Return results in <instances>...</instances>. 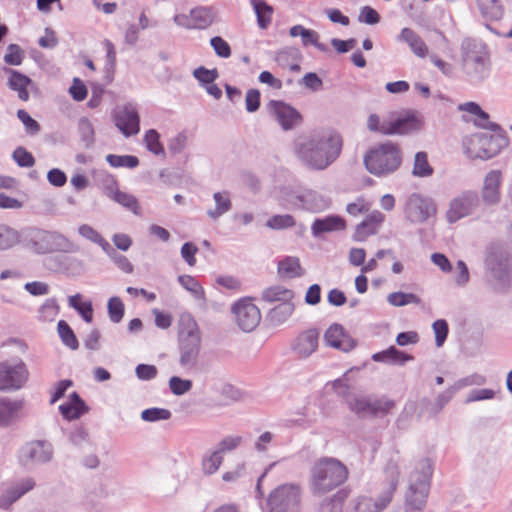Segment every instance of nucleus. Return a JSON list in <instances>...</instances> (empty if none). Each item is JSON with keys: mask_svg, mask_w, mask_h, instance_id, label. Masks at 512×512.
<instances>
[{"mask_svg": "<svg viewBox=\"0 0 512 512\" xmlns=\"http://www.w3.org/2000/svg\"><path fill=\"white\" fill-rule=\"evenodd\" d=\"M342 147L341 134L333 129H324L296 139L293 151L304 167L323 171L338 159Z\"/></svg>", "mask_w": 512, "mask_h": 512, "instance_id": "obj_1", "label": "nucleus"}, {"mask_svg": "<svg viewBox=\"0 0 512 512\" xmlns=\"http://www.w3.org/2000/svg\"><path fill=\"white\" fill-rule=\"evenodd\" d=\"M433 464L429 458L418 460L409 474L405 507L396 512H421L427 500Z\"/></svg>", "mask_w": 512, "mask_h": 512, "instance_id": "obj_2", "label": "nucleus"}, {"mask_svg": "<svg viewBox=\"0 0 512 512\" xmlns=\"http://www.w3.org/2000/svg\"><path fill=\"white\" fill-rule=\"evenodd\" d=\"M347 478L348 469L341 461L322 457L310 470V489L315 495H323L342 485Z\"/></svg>", "mask_w": 512, "mask_h": 512, "instance_id": "obj_3", "label": "nucleus"}, {"mask_svg": "<svg viewBox=\"0 0 512 512\" xmlns=\"http://www.w3.org/2000/svg\"><path fill=\"white\" fill-rule=\"evenodd\" d=\"M363 161L369 173L377 177H386L401 166L402 150L398 144L387 141L371 148Z\"/></svg>", "mask_w": 512, "mask_h": 512, "instance_id": "obj_4", "label": "nucleus"}, {"mask_svg": "<svg viewBox=\"0 0 512 512\" xmlns=\"http://www.w3.org/2000/svg\"><path fill=\"white\" fill-rule=\"evenodd\" d=\"M201 332L191 317L182 318L178 333L179 365L186 371L197 368L201 351Z\"/></svg>", "mask_w": 512, "mask_h": 512, "instance_id": "obj_5", "label": "nucleus"}, {"mask_svg": "<svg viewBox=\"0 0 512 512\" xmlns=\"http://www.w3.org/2000/svg\"><path fill=\"white\" fill-rule=\"evenodd\" d=\"M461 62L465 75L473 83H481L490 73L489 55L485 47L471 40L461 44Z\"/></svg>", "mask_w": 512, "mask_h": 512, "instance_id": "obj_6", "label": "nucleus"}, {"mask_svg": "<svg viewBox=\"0 0 512 512\" xmlns=\"http://www.w3.org/2000/svg\"><path fill=\"white\" fill-rule=\"evenodd\" d=\"M390 476L389 486L376 498L361 495L353 500L352 512H382L391 503L398 485L399 470L396 464L390 463L386 469Z\"/></svg>", "mask_w": 512, "mask_h": 512, "instance_id": "obj_7", "label": "nucleus"}, {"mask_svg": "<svg viewBox=\"0 0 512 512\" xmlns=\"http://www.w3.org/2000/svg\"><path fill=\"white\" fill-rule=\"evenodd\" d=\"M506 145L502 135H492L486 132L475 133L464 140L465 153L472 159H490L495 157Z\"/></svg>", "mask_w": 512, "mask_h": 512, "instance_id": "obj_8", "label": "nucleus"}, {"mask_svg": "<svg viewBox=\"0 0 512 512\" xmlns=\"http://www.w3.org/2000/svg\"><path fill=\"white\" fill-rule=\"evenodd\" d=\"M282 199L293 208L309 212H321L330 207L328 197L311 189H286L282 192Z\"/></svg>", "mask_w": 512, "mask_h": 512, "instance_id": "obj_9", "label": "nucleus"}, {"mask_svg": "<svg viewBox=\"0 0 512 512\" xmlns=\"http://www.w3.org/2000/svg\"><path fill=\"white\" fill-rule=\"evenodd\" d=\"M28 246L37 254H46L65 251L71 246V243L58 232L31 229L28 234Z\"/></svg>", "mask_w": 512, "mask_h": 512, "instance_id": "obj_10", "label": "nucleus"}, {"mask_svg": "<svg viewBox=\"0 0 512 512\" xmlns=\"http://www.w3.org/2000/svg\"><path fill=\"white\" fill-rule=\"evenodd\" d=\"M29 371L21 359L0 362V391H17L24 387Z\"/></svg>", "mask_w": 512, "mask_h": 512, "instance_id": "obj_11", "label": "nucleus"}, {"mask_svg": "<svg viewBox=\"0 0 512 512\" xmlns=\"http://www.w3.org/2000/svg\"><path fill=\"white\" fill-rule=\"evenodd\" d=\"M269 512H300V488L285 484L274 489L268 498Z\"/></svg>", "mask_w": 512, "mask_h": 512, "instance_id": "obj_12", "label": "nucleus"}, {"mask_svg": "<svg viewBox=\"0 0 512 512\" xmlns=\"http://www.w3.org/2000/svg\"><path fill=\"white\" fill-rule=\"evenodd\" d=\"M346 403L348 408L360 417L387 413L394 406V402L385 397L375 398L356 394H349Z\"/></svg>", "mask_w": 512, "mask_h": 512, "instance_id": "obj_13", "label": "nucleus"}, {"mask_svg": "<svg viewBox=\"0 0 512 512\" xmlns=\"http://www.w3.org/2000/svg\"><path fill=\"white\" fill-rule=\"evenodd\" d=\"M54 456L53 445L45 440H34L24 444L18 452L21 465L27 467L34 464L49 463Z\"/></svg>", "mask_w": 512, "mask_h": 512, "instance_id": "obj_14", "label": "nucleus"}, {"mask_svg": "<svg viewBox=\"0 0 512 512\" xmlns=\"http://www.w3.org/2000/svg\"><path fill=\"white\" fill-rule=\"evenodd\" d=\"M480 203L479 195L476 191L466 190L454 197L446 212V219L449 223H456L462 218L468 217L474 213Z\"/></svg>", "mask_w": 512, "mask_h": 512, "instance_id": "obj_15", "label": "nucleus"}, {"mask_svg": "<svg viewBox=\"0 0 512 512\" xmlns=\"http://www.w3.org/2000/svg\"><path fill=\"white\" fill-rule=\"evenodd\" d=\"M486 267L501 288L509 285L512 279V258L509 253L505 251L490 252L486 258Z\"/></svg>", "mask_w": 512, "mask_h": 512, "instance_id": "obj_16", "label": "nucleus"}, {"mask_svg": "<svg viewBox=\"0 0 512 512\" xmlns=\"http://www.w3.org/2000/svg\"><path fill=\"white\" fill-rule=\"evenodd\" d=\"M232 313L238 327L244 332L253 331L261 321L260 310L250 298L237 301L232 306Z\"/></svg>", "mask_w": 512, "mask_h": 512, "instance_id": "obj_17", "label": "nucleus"}, {"mask_svg": "<svg viewBox=\"0 0 512 512\" xmlns=\"http://www.w3.org/2000/svg\"><path fill=\"white\" fill-rule=\"evenodd\" d=\"M267 108L274 120L284 131L294 129L296 126L300 125L302 121L301 114L294 107L285 102L271 100L267 104Z\"/></svg>", "mask_w": 512, "mask_h": 512, "instance_id": "obj_18", "label": "nucleus"}, {"mask_svg": "<svg viewBox=\"0 0 512 512\" xmlns=\"http://www.w3.org/2000/svg\"><path fill=\"white\" fill-rule=\"evenodd\" d=\"M436 212V207L432 200L424 198L419 194L409 196L406 206V218L414 224L425 222L430 216Z\"/></svg>", "mask_w": 512, "mask_h": 512, "instance_id": "obj_19", "label": "nucleus"}, {"mask_svg": "<svg viewBox=\"0 0 512 512\" xmlns=\"http://www.w3.org/2000/svg\"><path fill=\"white\" fill-rule=\"evenodd\" d=\"M502 182L503 174L498 169L491 170L485 175L480 196L486 206L494 207L500 203Z\"/></svg>", "mask_w": 512, "mask_h": 512, "instance_id": "obj_20", "label": "nucleus"}, {"mask_svg": "<svg viewBox=\"0 0 512 512\" xmlns=\"http://www.w3.org/2000/svg\"><path fill=\"white\" fill-rule=\"evenodd\" d=\"M319 345V332L317 329H308L298 334L291 344L292 352L301 359L310 357Z\"/></svg>", "mask_w": 512, "mask_h": 512, "instance_id": "obj_21", "label": "nucleus"}, {"mask_svg": "<svg viewBox=\"0 0 512 512\" xmlns=\"http://www.w3.org/2000/svg\"><path fill=\"white\" fill-rule=\"evenodd\" d=\"M115 125L126 136H132L139 132V115L132 106L119 108L115 113Z\"/></svg>", "mask_w": 512, "mask_h": 512, "instance_id": "obj_22", "label": "nucleus"}, {"mask_svg": "<svg viewBox=\"0 0 512 512\" xmlns=\"http://www.w3.org/2000/svg\"><path fill=\"white\" fill-rule=\"evenodd\" d=\"M326 345L343 352H349L356 346V341L349 336L340 324L331 325L324 334Z\"/></svg>", "mask_w": 512, "mask_h": 512, "instance_id": "obj_23", "label": "nucleus"}, {"mask_svg": "<svg viewBox=\"0 0 512 512\" xmlns=\"http://www.w3.org/2000/svg\"><path fill=\"white\" fill-rule=\"evenodd\" d=\"M422 122L414 114H407L402 117H398L393 121H389L388 125L382 128V134L393 135L400 134L405 135L413 132H417L421 129Z\"/></svg>", "mask_w": 512, "mask_h": 512, "instance_id": "obj_24", "label": "nucleus"}, {"mask_svg": "<svg viewBox=\"0 0 512 512\" xmlns=\"http://www.w3.org/2000/svg\"><path fill=\"white\" fill-rule=\"evenodd\" d=\"M35 487L33 478H25L7 487L0 493V508L7 509L20 497Z\"/></svg>", "mask_w": 512, "mask_h": 512, "instance_id": "obj_25", "label": "nucleus"}, {"mask_svg": "<svg viewBox=\"0 0 512 512\" xmlns=\"http://www.w3.org/2000/svg\"><path fill=\"white\" fill-rule=\"evenodd\" d=\"M385 216L378 210L372 211L360 224L357 225L354 239L364 241L368 236L374 235L380 229Z\"/></svg>", "mask_w": 512, "mask_h": 512, "instance_id": "obj_26", "label": "nucleus"}, {"mask_svg": "<svg viewBox=\"0 0 512 512\" xmlns=\"http://www.w3.org/2000/svg\"><path fill=\"white\" fill-rule=\"evenodd\" d=\"M396 40L408 45L411 52L419 57L425 58L429 55V49L424 40L411 28L405 27L397 35Z\"/></svg>", "mask_w": 512, "mask_h": 512, "instance_id": "obj_27", "label": "nucleus"}, {"mask_svg": "<svg viewBox=\"0 0 512 512\" xmlns=\"http://www.w3.org/2000/svg\"><path fill=\"white\" fill-rule=\"evenodd\" d=\"M2 70L8 76L7 86L18 93L20 100L28 101L30 95L27 88L32 84V80L17 70L7 67H4Z\"/></svg>", "mask_w": 512, "mask_h": 512, "instance_id": "obj_28", "label": "nucleus"}, {"mask_svg": "<svg viewBox=\"0 0 512 512\" xmlns=\"http://www.w3.org/2000/svg\"><path fill=\"white\" fill-rule=\"evenodd\" d=\"M61 415L66 420H75L88 411V407L77 392L69 396V401L59 406Z\"/></svg>", "mask_w": 512, "mask_h": 512, "instance_id": "obj_29", "label": "nucleus"}, {"mask_svg": "<svg viewBox=\"0 0 512 512\" xmlns=\"http://www.w3.org/2000/svg\"><path fill=\"white\" fill-rule=\"evenodd\" d=\"M345 222L339 216H327L325 218H317L311 226L312 235L319 237L323 233L339 231L344 229Z\"/></svg>", "mask_w": 512, "mask_h": 512, "instance_id": "obj_30", "label": "nucleus"}, {"mask_svg": "<svg viewBox=\"0 0 512 512\" xmlns=\"http://www.w3.org/2000/svg\"><path fill=\"white\" fill-rule=\"evenodd\" d=\"M24 407V400L0 398V426H8Z\"/></svg>", "mask_w": 512, "mask_h": 512, "instance_id": "obj_31", "label": "nucleus"}, {"mask_svg": "<svg viewBox=\"0 0 512 512\" xmlns=\"http://www.w3.org/2000/svg\"><path fill=\"white\" fill-rule=\"evenodd\" d=\"M276 63L284 69L291 71H299V61L301 59V53L299 49L294 47H286L275 54Z\"/></svg>", "mask_w": 512, "mask_h": 512, "instance_id": "obj_32", "label": "nucleus"}, {"mask_svg": "<svg viewBox=\"0 0 512 512\" xmlns=\"http://www.w3.org/2000/svg\"><path fill=\"white\" fill-rule=\"evenodd\" d=\"M215 206L207 210V215L212 220H217L232 208L230 194L227 191L215 192L213 194Z\"/></svg>", "mask_w": 512, "mask_h": 512, "instance_id": "obj_33", "label": "nucleus"}, {"mask_svg": "<svg viewBox=\"0 0 512 512\" xmlns=\"http://www.w3.org/2000/svg\"><path fill=\"white\" fill-rule=\"evenodd\" d=\"M372 359L376 362L403 365L405 362L412 360L413 357L391 346L384 351L373 354Z\"/></svg>", "mask_w": 512, "mask_h": 512, "instance_id": "obj_34", "label": "nucleus"}, {"mask_svg": "<svg viewBox=\"0 0 512 512\" xmlns=\"http://www.w3.org/2000/svg\"><path fill=\"white\" fill-rule=\"evenodd\" d=\"M261 298L267 303L289 302L294 298V292L281 285L270 286L262 291Z\"/></svg>", "mask_w": 512, "mask_h": 512, "instance_id": "obj_35", "label": "nucleus"}, {"mask_svg": "<svg viewBox=\"0 0 512 512\" xmlns=\"http://www.w3.org/2000/svg\"><path fill=\"white\" fill-rule=\"evenodd\" d=\"M190 11L193 29H206L214 21V12L210 7L200 6Z\"/></svg>", "mask_w": 512, "mask_h": 512, "instance_id": "obj_36", "label": "nucleus"}, {"mask_svg": "<svg viewBox=\"0 0 512 512\" xmlns=\"http://www.w3.org/2000/svg\"><path fill=\"white\" fill-rule=\"evenodd\" d=\"M295 306L292 301L279 303L268 313V319L273 325H281L293 314Z\"/></svg>", "mask_w": 512, "mask_h": 512, "instance_id": "obj_37", "label": "nucleus"}, {"mask_svg": "<svg viewBox=\"0 0 512 512\" xmlns=\"http://www.w3.org/2000/svg\"><path fill=\"white\" fill-rule=\"evenodd\" d=\"M482 16L489 20H500L504 14L499 0H477Z\"/></svg>", "mask_w": 512, "mask_h": 512, "instance_id": "obj_38", "label": "nucleus"}, {"mask_svg": "<svg viewBox=\"0 0 512 512\" xmlns=\"http://www.w3.org/2000/svg\"><path fill=\"white\" fill-rule=\"evenodd\" d=\"M179 284L197 301L205 302V292L201 284L191 275L178 276Z\"/></svg>", "mask_w": 512, "mask_h": 512, "instance_id": "obj_39", "label": "nucleus"}, {"mask_svg": "<svg viewBox=\"0 0 512 512\" xmlns=\"http://www.w3.org/2000/svg\"><path fill=\"white\" fill-rule=\"evenodd\" d=\"M434 172L433 167L428 161L426 152H417L414 156L412 174L415 177H430Z\"/></svg>", "mask_w": 512, "mask_h": 512, "instance_id": "obj_40", "label": "nucleus"}, {"mask_svg": "<svg viewBox=\"0 0 512 512\" xmlns=\"http://www.w3.org/2000/svg\"><path fill=\"white\" fill-rule=\"evenodd\" d=\"M278 272L281 276L287 278L299 277L303 274L299 259L296 257H286L278 264Z\"/></svg>", "mask_w": 512, "mask_h": 512, "instance_id": "obj_41", "label": "nucleus"}, {"mask_svg": "<svg viewBox=\"0 0 512 512\" xmlns=\"http://www.w3.org/2000/svg\"><path fill=\"white\" fill-rule=\"evenodd\" d=\"M250 3L256 13L258 25L266 28L271 22L273 8L263 0H250Z\"/></svg>", "mask_w": 512, "mask_h": 512, "instance_id": "obj_42", "label": "nucleus"}, {"mask_svg": "<svg viewBox=\"0 0 512 512\" xmlns=\"http://www.w3.org/2000/svg\"><path fill=\"white\" fill-rule=\"evenodd\" d=\"M19 241L20 235L17 230L5 224H0V251L14 247Z\"/></svg>", "mask_w": 512, "mask_h": 512, "instance_id": "obj_43", "label": "nucleus"}, {"mask_svg": "<svg viewBox=\"0 0 512 512\" xmlns=\"http://www.w3.org/2000/svg\"><path fill=\"white\" fill-rule=\"evenodd\" d=\"M57 331L62 343L72 350H76L79 347L78 340L75 333L64 320H60L57 324Z\"/></svg>", "mask_w": 512, "mask_h": 512, "instance_id": "obj_44", "label": "nucleus"}, {"mask_svg": "<svg viewBox=\"0 0 512 512\" xmlns=\"http://www.w3.org/2000/svg\"><path fill=\"white\" fill-rule=\"evenodd\" d=\"M387 302L394 307H402L408 304H420L421 299L413 293L393 292L387 296Z\"/></svg>", "mask_w": 512, "mask_h": 512, "instance_id": "obj_45", "label": "nucleus"}, {"mask_svg": "<svg viewBox=\"0 0 512 512\" xmlns=\"http://www.w3.org/2000/svg\"><path fill=\"white\" fill-rule=\"evenodd\" d=\"M223 461V455L215 449L211 451L209 454L205 455L202 460V470L206 475L214 474L219 467L221 466Z\"/></svg>", "mask_w": 512, "mask_h": 512, "instance_id": "obj_46", "label": "nucleus"}, {"mask_svg": "<svg viewBox=\"0 0 512 512\" xmlns=\"http://www.w3.org/2000/svg\"><path fill=\"white\" fill-rule=\"evenodd\" d=\"M144 143L146 148L154 155L165 156L164 147L160 142V135L156 130L150 129L145 133Z\"/></svg>", "mask_w": 512, "mask_h": 512, "instance_id": "obj_47", "label": "nucleus"}, {"mask_svg": "<svg viewBox=\"0 0 512 512\" xmlns=\"http://www.w3.org/2000/svg\"><path fill=\"white\" fill-rule=\"evenodd\" d=\"M106 161L115 168L126 167L133 169L139 165V159L133 155L108 154Z\"/></svg>", "mask_w": 512, "mask_h": 512, "instance_id": "obj_48", "label": "nucleus"}, {"mask_svg": "<svg viewBox=\"0 0 512 512\" xmlns=\"http://www.w3.org/2000/svg\"><path fill=\"white\" fill-rule=\"evenodd\" d=\"M113 201L130 210L134 214H138V201L136 197L126 192L120 191L117 189L114 194L110 197Z\"/></svg>", "mask_w": 512, "mask_h": 512, "instance_id": "obj_49", "label": "nucleus"}, {"mask_svg": "<svg viewBox=\"0 0 512 512\" xmlns=\"http://www.w3.org/2000/svg\"><path fill=\"white\" fill-rule=\"evenodd\" d=\"M39 319L44 322H52L59 313V305L55 298L47 299L39 308Z\"/></svg>", "mask_w": 512, "mask_h": 512, "instance_id": "obj_50", "label": "nucleus"}, {"mask_svg": "<svg viewBox=\"0 0 512 512\" xmlns=\"http://www.w3.org/2000/svg\"><path fill=\"white\" fill-rule=\"evenodd\" d=\"M107 310L109 319L113 323H119L124 317L125 307L122 300L117 296L108 300Z\"/></svg>", "mask_w": 512, "mask_h": 512, "instance_id": "obj_51", "label": "nucleus"}, {"mask_svg": "<svg viewBox=\"0 0 512 512\" xmlns=\"http://www.w3.org/2000/svg\"><path fill=\"white\" fill-rule=\"evenodd\" d=\"M172 414L171 411L165 408L153 407L145 409L141 413V419L146 422H157L160 420H169Z\"/></svg>", "mask_w": 512, "mask_h": 512, "instance_id": "obj_52", "label": "nucleus"}, {"mask_svg": "<svg viewBox=\"0 0 512 512\" xmlns=\"http://www.w3.org/2000/svg\"><path fill=\"white\" fill-rule=\"evenodd\" d=\"M24 57V51L19 45L10 44L8 45L6 54L4 55V62L8 65L19 66L22 64Z\"/></svg>", "mask_w": 512, "mask_h": 512, "instance_id": "obj_53", "label": "nucleus"}, {"mask_svg": "<svg viewBox=\"0 0 512 512\" xmlns=\"http://www.w3.org/2000/svg\"><path fill=\"white\" fill-rule=\"evenodd\" d=\"M192 388V381L189 379H183L178 376H172L169 379V389L172 394L181 396L189 392Z\"/></svg>", "mask_w": 512, "mask_h": 512, "instance_id": "obj_54", "label": "nucleus"}, {"mask_svg": "<svg viewBox=\"0 0 512 512\" xmlns=\"http://www.w3.org/2000/svg\"><path fill=\"white\" fill-rule=\"evenodd\" d=\"M78 130L86 147H91L94 143V127L89 119L83 117L78 122Z\"/></svg>", "mask_w": 512, "mask_h": 512, "instance_id": "obj_55", "label": "nucleus"}, {"mask_svg": "<svg viewBox=\"0 0 512 512\" xmlns=\"http://www.w3.org/2000/svg\"><path fill=\"white\" fill-rule=\"evenodd\" d=\"M98 184L108 198H110L118 189L117 180L111 174L106 172H102L98 175Z\"/></svg>", "mask_w": 512, "mask_h": 512, "instance_id": "obj_56", "label": "nucleus"}, {"mask_svg": "<svg viewBox=\"0 0 512 512\" xmlns=\"http://www.w3.org/2000/svg\"><path fill=\"white\" fill-rule=\"evenodd\" d=\"M294 225H295V220H294L293 216H291L289 214L274 215L270 219H268L266 222L267 227H269L271 229H275V230L290 228V227H293Z\"/></svg>", "mask_w": 512, "mask_h": 512, "instance_id": "obj_57", "label": "nucleus"}, {"mask_svg": "<svg viewBox=\"0 0 512 512\" xmlns=\"http://www.w3.org/2000/svg\"><path fill=\"white\" fill-rule=\"evenodd\" d=\"M346 495L338 492L332 497L324 500L321 504V512H342V504Z\"/></svg>", "mask_w": 512, "mask_h": 512, "instance_id": "obj_58", "label": "nucleus"}, {"mask_svg": "<svg viewBox=\"0 0 512 512\" xmlns=\"http://www.w3.org/2000/svg\"><path fill=\"white\" fill-rule=\"evenodd\" d=\"M193 76L199 81L201 85L207 86L217 79L218 71L216 69L209 70L201 66L193 71Z\"/></svg>", "mask_w": 512, "mask_h": 512, "instance_id": "obj_59", "label": "nucleus"}, {"mask_svg": "<svg viewBox=\"0 0 512 512\" xmlns=\"http://www.w3.org/2000/svg\"><path fill=\"white\" fill-rule=\"evenodd\" d=\"M435 333V343L437 347H441L448 335V324L444 319L436 320L432 325Z\"/></svg>", "mask_w": 512, "mask_h": 512, "instance_id": "obj_60", "label": "nucleus"}, {"mask_svg": "<svg viewBox=\"0 0 512 512\" xmlns=\"http://www.w3.org/2000/svg\"><path fill=\"white\" fill-rule=\"evenodd\" d=\"M13 159L20 167H32L35 163L33 155L23 147L14 150Z\"/></svg>", "mask_w": 512, "mask_h": 512, "instance_id": "obj_61", "label": "nucleus"}, {"mask_svg": "<svg viewBox=\"0 0 512 512\" xmlns=\"http://www.w3.org/2000/svg\"><path fill=\"white\" fill-rule=\"evenodd\" d=\"M210 44L213 47L217 56L221 58H228L231 56V48L227 41L220 36H215L210 39Z\"/></svg>", "mask_w": 512, "mask_h": 512, "instance_id": "obj_62", "label": "nucleus"}, {"mask_svg": "<svg viewBox=\"0 0 512 512\" xmlns=\"http://www.w3.org/2000/svg\"><path fill=\"white\" fill-rule=\"evenodd\" d=\"M485 383H486L485 376L478 374V373H474L467 377L457 380L455 382V388L461 390L464 387L474 386V385L481 386V385H484Z\"/></svg>", "mask_w": 512, "mask_h": 512, "instance_id": "obj_63", "label": "nucleus"}, {"mask_svg": "<svg viewBox=\"0 0 512 512\" xmlns=\"http://www.w3.org/2000/svg\"><path fill=\"white\" fill-rule=\"evenodd\" d=\"M241 443V436H227L219 442L216 449L224 456L226 452L236 449Z\"/></svg>", "mask_w": 512, "mask_h": 512, "instance_id": "obj_64", "label": "nucleus"}]
</instances>
